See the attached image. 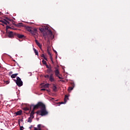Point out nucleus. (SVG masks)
<instances>
[{
    "label": "nucleus",
    "instance_id": "4",
    "mask_svg": "<svg viewBox=\"0 0 130 130\" xmlns=\"http://www.w3.org/2000/svg\"><path fill=\"white\" fill-rule=\"evenodd\" d=\"M27 31H28V32H30L31 34H32V35H36V33H37V28H32L30 27H27Z\"/></svg>",
    "mask_w": 130,
    "mask_h": 130
},
{
    "label": "nucleus",
    "instance_id": "19",
    "mask_svg": "<svg viewBox=\"0 0 130 130\" xmlns=\"http://www.w3.org/2000/svg\"><path fill=\"white\" fill-rule=\"evenodd\" d=\"M21 114H22L21 110L18 111L16 113V115H21Z\"/></svg>",
    "mask_w": 130,
    "mask_h": 130
},
{
    "label": "nucleus",
    "instance_id": "35",
    "mask_svg": "<svg viewBox=\"0 0 130 130\" xmlns=\"http://www.w3.org/2000/svg\"><path fill=\"white\" fill-rule=\"evenodd\" d=\"M46 89H45V88H42L41 89V91H46Z\"/></svg>",
    "mask_w": 130,
    "mask_h": 130
},
{
    "label": "nucleus",
    "instance_id": "41",
    "mask_svg": "<svg viewBox=\"0 0 130 130\" xmlns=\"http://www.w3.org/2000/svg\"><path fill=\"white\" fill-rule=\"evenodd\" d=\"M13 74V72H10V73H9V75H12Z\"/></svg>",
    "mask_w": 130,
    "mask_h": 130
},
{
    "label": "nucleus",
    "instance_id": "31",
    "mask_svg": "<svg viewBox=\"0 0 130 130\" xmlns=\"http://www.w3.org/2000/svg\"><path fill=\"white\" fill-rule=\"evenodd\" d=\"M51 61H52V63H54L53 62V59L52 58V57H50Z\"/></svg>",
    "mask_w": 130,
    "mask_h": 130
},
{
    "label": "nucleus",
    "instance_id": "30",
    "mask_svg": "<svg viewBox=\"0 0 130 130\" xmlns=\"http://www.w3.org/2000/svg\"><path fill=\"white\" fill-rule=\"evenodd\" d=\"M35 42H36L37 45H38L40 44V43L38 42V41L37 40H35Z\"/></svg>",
    "mask_w": 130,
    "mask_h": 130
},
{
    "label": "nucleus",
    "instance_id": "2",
    "mask_svg": "<svg viewBox=\"0 0 130 130\" xmlns=\"http://www.w3.org/2000/svg\"><path fill=\"white\" fill-rule=\"evenodd\" d=\"M46 30L45 32L43 33V37H44L45 40H46V38H49V37L52 36V31L50 29H48V27H46Z\"/></svg>",
    "mask_w": 130,
    "mask_h": 130
},
{
    "label": "nucleus",
    "instance_id": "1",
    "mask_svg": "<svg viewBox=\"0 0 130 130\" xmlns=\"http://www.w3.org/2000/svg\"><path fill=\"white\" fill-rule=\"evenodd\" d=\"M35 108H41V110L37 111V114H39L41 116H44V115H47L48 114V112L46 111V107L43 103L40 102H38L37 105H36Z\"/></svg>",
    "mask_w": 130,
    "mask_h": 130
},
{
    "label": "nucleus",
    "instance_id": "42",
    "mask_svg": "<svg viewBox=\"0 0 130 130\" xmlns=\"http://www.w3.org/2000/svg\"><path fill=\"white\" fill-rule=\"evenodd\" d=\"M48 54H49V55H50V56H51V53H50V52H48Z\"/></svg>",
    "mask_w": 130,
    "mask_h": 130
},
{
    "label": "nucleus",
    "instance_id": "10",
    "mask_svg": "<svg viewBox=\"0 0 130 130\" xmlns=\"http://www.w3.org/2000/svg\"><path fill=\"white\" fill-rule=\"evenodd\" d=\"M71 85L72 86H70L69 87V91H72V90H73L74 89V88H75V83H74L73 82L71 83Z\"/></svg>",
    "mask_w": 130,
    "mask_h": 130
},
{
    "label": "nucleus",
    "instance_id": "3",
    "mask_svg": "<svg viewBox=\"0 0 130 130\" xmlns=\"http://www.w3.org/2000/svg\"><path fill=\"white\" fill-rule=\"evenodd\" d=\"M16 79V80L14 79V81L15 82L16 85H17L18 87H22V86H23V81H22L21 78L17 77Z\"/></svg>",
    "mask_w": 130,
    "mask_h": 130
},
{
    "label": "nucleus",
    "instance_id": "14",
    "mask_svg": "<svg viewBox=\"0 0 130 130\" xmlns=\"http://www.w3.org/2000/svg\"><path fill=\"white\" fill-rule=\"evenodd\" d=\"M41 85H42V88H43V87L44 88H48V87H49V84L48 83H47L45 84H42Z\"/></svg>",
    "mask_w": 130,
    "mask_h": 130
},
{
    "label": "nucleus",
    "instance_id": "26",
    "mask_svg": "<svg viewBox=\"0 0 130 130\" xmlns=\"http://www.w3.org/2000/svg\"><path fill=\"white\" fill-rule=\"evenodd\" d=\"M42 62H43V63L44 64H47V63L46 62V61L44 60V59L42 61Z\"/></svg>",
    "mask_w": 130,
    "mask_h": 130
},
{
    "label": "nucleus",
    "instance_id": "7",
    "mask_svg": "<svg viewBox=\"0 0 130 130\" xmlns=\"http://www.w3.org/2000/svg\"><path fill=\"white\" fill-rule=\"evenodd\" d=\"M68 100H69V95H66L64 99V102L58 103V104H66Z\"/></svg>",
    "mask_w": 130,
    "mask_h": 130
},
{
    "label": "nucleus",
    "instance_id": "16",
    "mask_svg": "<svg viewBox=\"0 0 130 130\" xmlns=\"http://www.w3.org/2000/svg\"><path fill=\"white\" fill-rule=\"evenodd\" d=\"M53 90L54 92H56V91H57V87L54 84H53Z\"/></svg>",
    "mask_w": 130,
    "mask_h": 130
},
{
    "label": "nucleus",
    "instance_id": "25",
    "mask_svg": "<svg viewBox=\"0 0 130 130\" xmlns=\"http://www.w3.org/2000/svg\"><path fill=\"white\" fill-rule=\"evenodd\" d=\"M36 105H31L30 106V111H31V109H32V107H33V108H34V106H35Z\"/></svg>",
    "mask_w": 130,
    "mask_h": 130
},
{
    "label": "nucleus",
    "instance_id": "34",
    "mask_svg": "<svg viewBox=\"0 0 130 130\" xmlns=\"http://www.w3.org/2000/svg\"><path fill=\"white\" fill-rule=\"evenodd\" d=\"M41 57H43V58L45 57V55H44V54H42V55H41Z\"/></svg>",
    "mask_w": 130,
    "mask_h": 130
},
{
    "label": "nucleus",
    "instance_id": "20",
    "mask_svg": "<svg viewBox=\"0 0 130 130\" xmlns=\"http://www.w3.org/2000/svg\"><path fill=\"white\" fill-rule=\"evenodd\" d=\"M32 119H33V118H32L31 117H29L28 119L27 122H30V123H31V122H32Z\"/></svg>",
    "mask_w": 130,
    "mask_h": 130
},
{
    "label": "nucleus",
    "instance_id": "40",
    "mask_svg": "<svg viewBox=\"0 0 130 130\" xmlns=\"http://www.w3.org/2000/svg\"><path fill=\"white\" fill-rule=\"evenodd\" d=\"M44 59H45V60H47V57H44Z\"/></svg>",
    "mask_w": 130,
    "mask_h": 130
},
{
    "label": "nucleus",
    "instance_id": "6",
    "mask_svg": "<svg viewBox=\"0 0 130 130\" xmlns=\"http://www.w3.org/2000/svg\"><path fill=\"white\" fill-rule=\"evenodd\" d=\"M38 109L37 108H35V106H34L32 110L31 111L30 114V117H31L32 118H34V111L35 110Z\"/></svg>",
    "mask_w": 130,
    "mask_h": 130
},
{
    "label": "nucleus",
    "instance_id": "9",
    "mask_svg": "<svg viewBox=\"0 0 130 130\" xmlns=\"http://www.w3.org/2000/svg\"><path fill=\"white\" fill-rule=\"evenodd\" d=\"M49 80L51 82H54L55 79H54V77H53V74H51V75H50V76L49 77Z\"/></svg>",
    "mask_w": 130,
    "mask_h": 130
},
{
    "label": "nucleus",
    "instance_id": "45",
    "mask_svg": "<svg viewBox=\"0 0 130 130\" xmlns=\"http://www.w3.org/2000/svg\"><path fill=\"white\" fill-rule=\"evenodd\" d=\"M0 15H2V12H0Z\"/></svg>",
    "mask_w": 130,
    "mask_h": 130
},
{
    "label": "nucleus",
    "instance_id": "28",
    "mask_svg": "<svg viewBox=\"0 0 130 130\" xmlns=\"http://www.w3.org/2000/svg\"><path fill=\"white\" fill-rule=\"evenodd\" d=\"M35 42H36L37 45H38L40 44V43L38 42V41L37 40H35Z\"/></svg>",
    "mask_w": 130,
    "mask_h": 130
},
{
    "label": "nucleus",
    "instance_id": "32",
    "mask_svg": "<svg viewBox=\"0 0 130 130\" xmlns=\"http://www.w3.org/2000/svg\"><path fill=\"white\" fill-rule=\"evenodd\" d=\"M6 29H7V30H8V29H11V27H10V26H9V25H7Z\"/></svg>",
    "mask_w": 130,
    "mask_h": 130
},
{
    "label": "nucleus",
    "instance_id": "29",
    "mask_svg": "<svg viewBox=\"0 0 130 130\" xmlns=\"http://www.w3.org/2000/svg\"><path fill=\"white\" fill-rule=\"evenodd\" d=\"M35 42H36L37 45H38L40 44V43L38 42V41L37 40H35Z\"/></svg>",
    "mask_w": 130,
    "mask_h": 130
},
{
    "label": "nucleus",
    "instance_id": "18",
    "mask_svg": "<svg viewBox=\"0 0 130 130\" xmlns=\"http://www.w3.org/2000/svg\"><path fill=\"white\" fill-rule=\"evenodd\" d=\"M33 50L36 55H38V56H39V55L38 54V51H37V49L35 48H33Z\"/></svg>",
    "mask_w": 130,
    "mask_h": 130
},
{
    "label": "nucleus",
    "instance_id": "47",
    "mask_svg": "<svg viewBox=\"0 0 130 130\" xmlns=\"http://www.w3.org/2000/svg\"><path fill=\"white\" fill-rule=\"evenodd\" d=\"M1 68H2V66H0V69H1Z\"/></svg>",
    "mask_w": 130,
    "mask_h": 130
},
{
    "label": "nucleus",
    "instance_id": "13",
    "mask_svg": "<svg viewBox=\"0 0 130 130\" xmlns=\"http://www.w3.org/2000/svg\"><path fill=\"white\" fill-rule=\"evenodd\" d=\"M0 22L3 23L5 25H8V24H10V22L8 21V20L4 19V20H0Z\"/></svg>",
    "mask_w": 130,
    "mask_h": 130
},
{
    "label": "nucleus",
    "instance_id": "37",
    "mask_svg": "<svg viewBox=\"0 0 130 130\" xmlns=\"http://www.w3.org/2000/svg\"><path fill=\"white\" fill-rule=\"evenodd\" d=\"M23 128H24V127L23 126H20V130H23Z\"/></svg>",
    "mask_w": 130,
    "mask_h": 130
},
{
    "label": "nucleus",
    "instance_id": "44",
    "mask_svg": "<svg viewBox=\"0 0 130 130\" xmlns=\"http://www.w3.org/2000/svg\"><path fill=\"white\" fill-rule=\"evenodd\" d=\"M29 128H30V129L32 128V127H29Z\"/></svg>",
    "mask_w": 130,
    "mask_h": 130
},
{
    "label": "nucleus",
    "instance_id": "27",
    "mask_svg": "<svg viewBox=\"0 0 130 130\" xmlns=\"http://www.w3.org/2000/svg\"><path fill=\"white\" fill-rule=\"evenodd\" d=\"M38 127L39 128V129H41V124H39L38 125Z\"/></svg>",
    "mask_w": 130,
    "mask_h": 130
},
{
    "label": "nucleus",
    "instance_id": "24",
    "mask_svg": "<svg viewBox=\"0 0 130 130\" xmlns=\"http://www.w3.org/2000/svg\"><path fill=\"white\" fill-rule=\"evenodd\" d=\"M50 76L49 75H46L44 76V78H46V79H49Z\"/></svg>",
    "mask_w": 130,
    "mask_h": 130
},
{
    "label": "nucleus",
    "instance_id": "17",
    "mask_svg": "<svg viewBox=\"0 0 130 130\" xmlns=\"http://www.w3.org/2000/svg\"><path fill=\"white\" fill-rule=\"evenodd\" d=\"M18 75H19V74H18V73L12 74L11 76V77L12 78V79H15V78H16L18 76Z\"/></svg>",
    "mask_w": 130,
    "mask_h": 130
},
{
    "label": "nucleus",
    "instance_id": "39",
    "mask_svg": "<svg viewBox=\"0 0 130 130\" xmlns=\"http://www.w3.org/2000/svg\"><path fill=\"white\" fill-rule=\"evenodd\" d=\"M46 66L47 69H50V68H49V66L48 65H47V64H46Z\"/></svg>",
    "mask_w": 130,
    "mask_h": 130
},
{
    "label": "nucleus",
    "instance_id": "8",
    "mask_svg": "<svg viewBox=\"0 0 130 130\" xmlns=\"http://www.w3.org/2000/svg\"><path fill=\"white\" fill-rule=\"evenodd\" d=\"M16 36L19 39H23V38H25V36H24V35H21L20 34H16Z\"/></svg>",
    "mask_w": 130,
    "mask_h": 130
},
{
    "label": "nucleus",
    "instance_id": "11",
    "mask_svg": "<svg viewBox=\"0 0 130 130\" xmlns=\"http://www.w3.org/2000/svg\"><path fill=\"white\" fill-rule=\"evenodd\" d=\"M47 29H46V27L44 28H40L39 30L40 31H41V32H42V33H43H43H45V32H46V30Z\"/></svg>",
    "mask_w": 130,
    "mask_h": 130
},
{
    "label": "nucleus",
    "instance_id": "38",
    "mask_svg": "<svg viewBox=\"0 0 130 130\" xmlns=\"http://www.w3.org/2000/svg\"><path fill=\"white\" fill-rule=\"evenodd\" d=\"M55 53H56V56H57V52H56V51H54Z\"/></svg>",
    "mask_w": 130,
    "mask_h": 130
},
{
    "label": "nucleus",
    "instance_id": "5",
    "mask_svg": "<svg viewBox=\"0 0 130 130\" xmlns=\"http://www.w3.org/2000/svg\"><path fill=\"white\" fill-rule=\"evenodd\" d=\"M55 75L56 77L58 78V79H61L62 78L60 77V73L59 72V70H58V69L57 68H55V70L54 71Z\"/></svg>",
    "mask_w": 130,
    "mask_h": 130
},
{
    "label": "nucleus",
    "instance_id": "46",
    "mask_svg": "<svg viewBox=\"0 0 130 130\" xmlns=\"http://www.w3.org/2000/svg\"><path fill=\"white\" fill-rule=\"evenodd\" d=\"M21 121H23V120H22V119H21Z\"/></svg>",
    "mask_w": 130,
    "mask_h": 130
},
{
    "label": "nucleus",
    "instance_id": "15",
    "mask_svg": "<svg viewBox=\"0 0 130 130\" xmlns=\"http://www.w3.org/2000/svg\"><path fill=\"white\" fill-rule=\"evenodd\" d=\"M15 26H16V27H18L19 28L20 27H23V24L22 23H19L18 24H15Z\"/></svg>",
    "mask_w": 130,
    "mask_h": 130
},
{
    "label": "nucleus",
    "instance_id": "33",
    "mask_svg": "<svg viewBox=\"0 0 130 130\" xmlns=\"http://www.w3.org/2000/svg\"><path fill=\"white\" fill-rule=\"evenodd\" d=\"M6 19L8 20V21H10L11 22V21H12V20H11V19L8 18V17H6Z\"/></svg>",
    "mask_w": 130,
    "mask_h": 130
},
{
    "label": "nucleus",
    "instance_id": "23",
    "mask_svg": "<svg viewBox=\"0 0 130 130\" xmlns=\"http://www.w3.org/2000/svg\"><path fill=\"white\" fill-rule=\"evenodd\" d=\"M4 83H5L6 85H8V84H10V81L9 80L5 81Z\"/></svg>",
    "mask_w": 130,
    "mask_h": 130
},
{
    "label": "nucleus",
    "instance_id": "43",
    "mask_svg": "<svg viewBox=\"0 0 130 130\" xmlns=\"http://www.w3.org/2000/svg\"><path fill=\"white\" fill-rule=\"evenodd\" d=\"M1 25H2V26H5L4 24H1Z\"/></svg>",
    "mask_w": 130,
    "mask_h": 130
},
{
    "label": "nucleus",
    "instance_id": "22",
    "mask_svg": "<svg viewBox=\"0 0 130 130\" xmlns=\"http://www.w3.org/2000/svg\"><path fill=\"white\" fill-rule=\"evenodd\" d=\"M24 110L25 111H28V110H30V109L28 107H25V108H24Z\"/></svg>",
    "mask_w": 130,
    "mask_h": 130
},
{
    "label": "nucleus",
    "instance_id": "21",
    "mask_svg": "<svg viewBox=\"0 0 130 130\" xmlns=\"http://www.w3.org/2000/svg\"><path fill=\"white\" fill-rule=\"evenodd\" d=\"M52 72V69H51V68H49L47 70V73L48 74H50V73H51Z\"/></svg>",
    "mask_w": 130,
    "mask_h": 130
},
{
    "label": "nucleus",
    "instance_id": "12",
    "mask_svg": "<svg viewBox=\"0 0 130 130\" xmlns=\"http://www.w3.org/2000/svg\"><path fill=\"white\" fill-rule=\"evenodd\" d=\"M8 37L9 38H12V37H14V32L13 31H10L8 34Z\"/></svg>",
    "mask_w": 130,
    "mask_h": 130
},
{
    "label": "nucleus",
    "instance_id": "36",
    "mask_svg": "<svg viewBox=\"0 0 130 130\" xmlns=\"http://www.w3.org/2000/svg\"><path fill=\"white\" fill-rule=\"evenodd\" d=\"M38 46H39V47H41L42 46L41 44H40H40H39L38 45Z\"/></svg>",
    "mask_w": 130,
    "mask_h": 130
}]
</instances>
